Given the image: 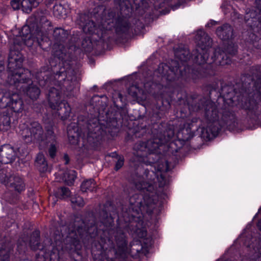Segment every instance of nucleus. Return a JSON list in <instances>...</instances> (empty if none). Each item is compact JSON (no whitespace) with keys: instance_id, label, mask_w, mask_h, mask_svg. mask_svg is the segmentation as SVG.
Instances as JSON below:
<instances>
[{"instance_id":"f257e3e1","label":"nucleus","mask_w":261,"mask_h":261,"mask_svg":"<svg viewBox=\"0 0 261 261\" xmlns=\"http://www.w3.org/2000/svg\"><path fill=\"white\" fill-rule=\"evenodd\" d=\"M173 135L172 132L171 134L169 135L168 139L165 140L153 138L148 140L146 142H139L135 144L134 147V154L135 156L143 158V161L145 162L144 159L149 155V164H154V168L156 172L153 170L150 171L146 169L144 171V175L148 182L144 181V177L137 176L134 180V184L136 188L139 191H143V192L146 191L149 192H152L155 189L154 184L155 182V179L159 183V186L163 187L168 183L165 172L169 170L170 167L168 162L165 159L157 161L158 155L155 154V152L161 146L168 141Z\"/></svg>"},{"instance_id":"f03ea898","label":"nucleus","mask_w":261,"mask_h":261,"mask_svg":"<svg viewBox=\"0 0 261 261\" xmlns=\"http://www.w3.org/2000/svg\"><path fill=\"white\" fill-rule=\"evenodd\" d=\"M118 3L120 13L116 15L115 11L111 9H106L100 20H98L99 23L96 27L93 21L89 20L88 15L85 14L79 15L77 22L82 27L85 33L98 35L99 38L103 37L107 31L111 30L114 28L117 33H124L129 27V23L127 19V16L132 11L130 2L128 0H115Z\"/></svg>"},{"instance_id":"7ed1b4c3","label":"nucleus","mask_w":261,"mask_h":261,"mask_svg":"<svg viewBox=\"0 0 261 261\" xmlns=\"http://www.w3.org/2000/svg\"><path fill=\"white\" fill-rule=\"evenodd\" d=\"M22 55L18 51L11 49L8 60L7 82L23 92L31 99L36 100L39 97L40 90L32 83L31 72L22 68Z\"/></svg>"},{"instance_id":"20e7f679","label":"nucleus","mask_w":261,"mask_h":261,"mask_svg":"<svg viewBox=\"0 0 261 261\" xmlns=\"http://www.w3.org/2000/svg\"><path fill=\"white\" fill-rule=\"evenodd\" d=\"M53 37L55 41L53 48V54L63 62V68H61L60 72L55 75V79L57 80L55 85L62 86L67 90H71L75 76L74 70L68 62L71 58L70 54L64 45L68 37V32L61 28H57L54 31Z\"/></svg>"},{"instance_id":"39448f33","label":"nucleus","mask_w":261,"mask_h":261,"mask_svg":"<svg viewBox=\"0 0 261 261\" xmlns=\"http://www.w3.org/2000/svg\"><path fill=\"white\" fill-rule=\"evenodd\" d=\"M103 233L99 249L105 252L107 260L114 261L115 258L123 257L126 252L127 243L123 230L119 228L116 230L106 229Z\"/></svg>"},{"instance_id":"423d86ee","label":"nucleus","mask_w":261,"mask_h":261,"mask_svg":"<svg viewBox=\"0 0 261 261\" xmlns=\"http://www.w3.org/2000/svg\"><path fill=\"white\" fill-rule=\"evenodd\" d=\"M46 12L43 11L37 12L35 14L36 20L39 22V25L35 29L33 28L31 30L29 26H23L21 30L22 36L21 37V41L19 43L14 42L15 44H18L21 45L24 44L28 47H31L35 41L41 47L42 46V42H47L48 38L46 36V32L49 30L51 27V23L47 19Z\"/></svg>"},{"instance_id":"0eeeda50","label":"nucleus","mask_w":261,"mask_h":261,"mask_svg":"<svg viewBox=\"0 0 261 261\" xmlns=\"http://www.w3.org/2000/svg\"><path fill=\"white\" fill-rule=\"evenodd\" d=\"M95 226L91 227L87 229L84 222L81 219H77L73 222L70 223L68 226H62L61 232L66 231L65 234L62 232V237L65 236V242L73 246L75 249L79 248L81 241L83 242L89 241L90 239L94 237L91 231L94 230Z\"/></svg>"},{"instance_id":"6e6552de","label":"nucleus","mask_w":261,"mask_h":261,"mask_svg":"<svg viewBox=\"0 0 261 261\" xmlns=\"http://www.w3.org/2000/svg\"><path fill=\"white\" fill-rule=\"evenodd\" d=\"M204 111L207 125L205 128L202 127L201 132L204 137L210 139L217 135L221 126L219 121L218 110L214 102L206 101Z\"/></svg>"},{"instance_id":"1a4fd4ad","label":"nucleus","mask_w":261,"mask_h":261,"mask_svg":"<svg viewBox=\"0 0 261 261\" xmlns=\"http://www.w3.org/2000/svg\"><path fill=\"white\" fill-rule=\"evenodd\" d=\"M19 129V134L27 143L36 141L40 144L45 140L46 132L43 134L42 127L38 122L20 123Z\"/></svg>"},{"instance_id":"9d476101","label":"nucleus","mask_w":261,"mask_h":261,"mask_svg":"<svg viewBox=\"0 0 261 261\" xmlns=\"http://www.w3.org/2000/svg\"><path fill=\"white\" fill-rule=\"evenodd\" d=\"M60 92L54 87L50 89L48 94V100L50 107L58 112L62 119H67L71 112L69 105L64 100H60Z\"/></svg>"},{"instance_id":"9b49d317","label":"nucleus","mask_w":261,"mask_h":261,"mask_svg":"<svg viewBox=\"0 0 261 261\" xmlns=\"http://www.w3.org/2000/svg\"><path fill=\"white\" fill-rule=\"evenodd\" d=\"M129 210H132L136 214L146 212L150 213L154 208V202L150 195L143 196L142 194L136 193L130 197Z\"/></svg>"},{"instance_id":"f8f14e48","label":"nucleus","mask_w":261,"mask_h":261,"mask_svg":"<svg viewBox=\"0 0 261 261\" xmlns=\"http://www.w3.org/2000/svg\"><path fill=\"white\" fill-rule=\"evenodd\" d=\"M10 107L13 112L19 113L23 110V101L18 94H11L5 90L0 89V108Z\"/></svg>"},{"instance_id":"ddd939ff","label":"nucleus","mask_w":261,"mask_h":261,"mask_svg":"<svg viewBox=\"0 0 261 261\" xmlns=\"http://www.w3.org/2000/svg\"><path fill=\"white\" fill-rule=\"evenodd\" d=\"M84 137L89 144L95 143L101 139L105 134L102 126L96 118L87 121L82 128Z\"/></svg>"},{"instance_id":"4468645a","label":"nucleus","mask_w":261,"mask_h":261,"mask_svg":"<svg viewBox=\"0 0 261 261\" xmlns=\"http://www.w3.org/2000/svg\"><path fill=\"white\" fill-rule=\"evenodd\" d=\"M237 48L234 46L229 45L227 47L225 52L217 48L215 51V59L214 61L216 64H219L223 66L231 63V59L228 55L232 56L237 53Z\"/></svg>"},{"instance_id":"2eb2a0df","label":"nucleus","mask_w":261,"mask_h":261,"mask_svg":"<svg viewBox=\"0 0 261 261\" xmlns=\"http://www.w3.org/2000/svg\"><path fill=\"white\" fill-rule=\"evenodd\" d=\"M46 134L45 140L40 145L50 143L48 149V153L51 158H54L56 154L58 143L56 141V137L53 130L52 125L45 126Z\"/></svg>"},{"instance_id":"dca6fc26","label":"nucleus","mask_w":261,"mask_h":261,"mask_svg":"<svg viewBox=\"0 0 261 261\" xmlns=\"http://www.w3.org/2000/svg\"><path fill=\"white\" fill-rule=\"evenodd\" d=\"M157 72L168 81L174 80L178 75H182L180 70H178V67L171 68L167 64L164 63L160 64Z\"/></svg>"},{"instance_id":"f3484780","label":"nucleus","mask_w":261,"mask_h":261,"mask_svg":"<svg viewBox=\"0 0 261 261\" xmlns=\"http://www.w3.org/2000/svg\"><path fill=\"white\" fill-rule=\"evenodd\" d=\"M16 156V152L11 145L5 144L0 147V163H11L15 159Z\"/></svg>"},{"instance_id":"a211bd4d","label":"nucleus","mask_w":261,"mask_h":261,"mask_svg":"<svg viewBox=\"0 0 261 261\" xmlns=\"http://www.w3.org/2000/svg\"><path fill=\"white\" fill-rule=\"evenodd\" d=\"M1 180L7 187L11 188L16 191L20 192L24 189L23 181L17 175H11L9 177L6 176L4 179H1Z\"/></svg>"},{"instance_id":"6ab92c4d","label":"nucleus","mask_w":261,"mask_h":261,"mask_svg":"<svg viewBox=\"0 0 261 261\" xmlns=\"http://www.w3.org/2000/svg\"><path fill=\"white\" fill-rule=\"evenodd\" d=\"M196 40L197 41V48L201 50L203 49L208 50L211 46L212 41L208 35L203 31H199L196 35Z\"/></svg>"},{"instance_id":"aec40b11","label":"nucleus","mask_w":261,"mask_h":261,"mask_svg":"<svg viewBox=\"0 0 261 261\" xmlns=\"http://www.w3.org/2000/svg\"><path fill=\"white\" fill-rule=\"evenodd\" d=\"M232 29L228 24L218 28L216 31L217 36L222 40H226L231 38L232 36Z\"/></svg>"},{"instance_id":"412c9836","label":"nucleus","mask_w":261,"mask_h":261,"mask_svg":"<svg viewBox=\"0 0 261 261\" xmlns=\"http://www.w3.org/2000/svg\"><path fill=\"white\" fill-rule=\"evenodd\" d=\"M201 50L200 49L196 48L193 51V55L194 56V61L196 64L202 65L206 63L208 56V50Z\"/></svg>"},{"instance_id":"4be33fe9","label":"nucleus","mask_w":261,"mask_h":261,"mask_svg":"<svg viewBox=\"0 0 261 261\" xmlns=\"http://www.w3.org/2000/svg\"><path fill=\"white\" fill-rule=\"evenodd\" d=\"M11 116L8 113L0 114V130L7 131L11 126Z\"/></svg>"},{"instance_id":"5701e85b","label":"nucleus","mask_w":261,"mask_h":261,"mask_svg":"<svg viewBox=\"0 0 261 261\" xmlns=\"http://www.w3.org/2000/svg\"><path fill=\"white\" fill-rule=\"evenodd\" d=\"M35 165L41 172H44L47 171L48 168L47 163L42 153L39 152L37 154L35 159Z\"/></svg>"},{"instance_id":"b1692460","label":"nucleus","mask_w":261,"mask_h":261,"mask_svg":"<svg viewBox=\"0 0 261 261\" xmlns=\"http://www.w3.org/2000/svg\"><path fill=\"white\" fill-rule=\"evenodd\" d=\"M40 239V231L38 230L34 231L31 235L29 245L30 247L33 250H40L43 249V247L39 243Z\"/></svg>"},{"instance_id":"393cba45","label":"nucleus","mask_w":261,"mask_h":261,"mask_svg":"<svg viewBox=\"0 0 261 261\" xmlns=\"http://www.w3.org/2000/svg\"><path fill=\"white\" fill-rule=\"evenodd\" d=\"M245 20L247 25H249L254 31H258V28L259 26L261 27L260 22L257 20L255 15L252 12L250 15L247 13L245 16Z\"/></svg>"},{"instance_id":"a878e982","label":"nucleus","mask_w":261,"mask_h":261,"mask_svg":"<svg viewBox=\"0 0 261 261\" xmlns=\"http://www.w3.org/2000/svg\"><path fill=\"white\" fill-rule=\"evenodd\" d=\"M42 0H22L21 2L22 10L27 13H30L33 8L37 7Z\"/></svg>"},{"instance_id":"bb28decb","label":"nucleus","mask_w":261,"mask_h":261,"mask_svg":"<svg viewBox=\"0 0 261 261\" xmlns=\"http://www.w3.org/2000/svg\"><path fill=\"white\" fill-rule=\"evenodd\" d=\"M246 108L255 115L261 114V103L257 102L256 100H249L248 103H246Z\"/></svg>"},{"instance_id":"cd10ccee","label":"nucleus","mask_w":261,"mask_h":261,"mask_svg":"<svg viewBox=\"0 0 261 261\" xmlns=\"http://www.w3.org/2000/svg\"><path fill=\"white\" fill-rule=\"evenodd\" d=\"M129 95L138 100L143 99L145 96L143 95L144 91L139 89L137 86H132L128 90Z\"/></svg>"},{"instance_id":"c85d7f7f","label":"nucleus","mask_w":261,"mask_h":261,"mask_svg":"<svg viewBox=\"0 0 261 261\" xmlns=\"http://www.w3.org/2000/svg\"><path fill=\"white\" fill-rule=\"evenodd\" d=\"M97 185L92 179L85 180L81 185V190L84 192H93L96 190Z\"/></svg>"},{"instance_id":"c756f323","label":"nucleus","mask_w":261,"mask_h":261,"mask_svg":"<svg viewBox=\"0 0 261 261\" xmlns=\"http://www.w3.org/2000/svg\"><path fill=\"white\" fill-rule=\"evenodd\" d=\"M76 177V172L72 170H67L63 173L62 179L68 185L72 184Z\"/></svg>"},{"instance_id":"7c9ffc66","label":"nucleus","mask_w":261,"mask_h":261,"mask_svg":"<svg viewBox=\"0 0 261 261\" xmlns=\"http://www.w3.org/2000/svg\"><path fill=\"white\" fill-rule=\"evenodd\" d=\"M175 56L176 58L182 62H187L191 57L189 50L186 48L176 50Z\"/></svg>"},{"instance_id":"2f4dec72","label":"nucleus","mask_w":261,"mask_h":261,"mask_svg":"<svg viewBox=\"0 0 261 261\" xmlns=\"http://www.w3.org/2000/svg\"><path fill=\"white\" fill-rule=\"evenodd\" d=\"M11 247L8 245L0 243V261L8 259L10 256Z\"/></svg>"},{"instance_id":"473e14b6","label":"nucleus","mask_w":261,"mask_h":261,"mask_svg":"<svg viewBox=\"0 0 261 261\" xmlns=\"http://www.w3.org/2000/svg\"><path fill=\"white\" fill-rule=\"evenodd\" d=\"M53 14L57 18H61L65 16L66 12V10L61 4H58L55 5L54 6Z\"/></svg>"},{"instance_id":"72a5a7b5","label":"nucleus","mask_w":261,"mask_h":261,"mask_svg":"<svg viewBox=\"0 0 261 261\" xmlns=\"http://www.w3.org/2000/svg\"><path fill=\"white\" fill-rule=\"evenodd\" d=\"M248 41L251 43L255 48H261V39L254 33H250L248 39Z\"/></svg>"},{"instance_id":"f704fd0d","label":"nucleus","mask_w":261,"mask_h":261,"mask_svg":"<svg viewBox=\"0 0 261 261\" xmlns=\"http://www.w3.org/2000/svg\"><path fill=\"white\" fill-rule=\"evenodd\" d=\"M71 202L74 206H83L85 204L83 198L76 195H74L71 197Z\"/></svg>"},{"instance_id":"c9c22d12","label":"nucleus","mask_w":261,"mask_h":261,"mask_svg":"<svg viewBox=\"0 0 261 261\" xmlns=\"http://www.w3.org/2000/svg\"><path fill=\"white\" fill-rule=\"evenodd\" d=\"M57 192L62 198L68 197L70 195V191L68 188L66 187H61L58 189Z\"/></svg>"},{"instance_id":"e433bc0d","label":"nucleus","mask_w":261,"mask_h":261,"mask_svg":"<svg viewBox=\"0 0 261 261\" xmlns=\"http://www.w3.org/2000/svg\"><path fill=\"white\" fill-rule=\"evenodd\" d=\"M106 215H107L106 218H103L102 219V223L107 228L109 227H110V226H111L112 223L113 222V218L111 216L109 217L108 216V214H106Z\"/></svg>"},{"instance_id":"4c0bfd02","label":"nucleus","mask_w":261,"mask_h":261,"mask_svg":"<svg viewBox=\"0 0 261 261\" xmlns=\"http://www.w3.org/2000/svg\"><path fill=\"white\" fill-rule=\"evenodd\" d=\"M71 126H68L67 128V134L69 138H72L75 140H76V138L79 136V133L75 130H74V134H72V130L70 129Z\"/></svg>"},{"instance_id":"58836bf2","label":"nucleus","mask_w":261,"mask_h":261,"mask_svg":"<svg viewBox=\"0 0 261 261\" xmlns=\"http://www.w3.org/2000/svg\"><path fill=\"white\" fill-rule=\"evenodd\" d=\"M11 6L14 10L20 9L21 5V0H12L11 2Z\"/></svg>"},{"instance_id":"ea45409f","label":"nucleus","mask_w":261,"mask_h":261,"mask_svg":"<svg viewBox=\"0 0 261 261\" xmlns=\"http://www.w3.org/2000/svg\"><path fill=\"white\" fill-rule=\"evenodd\" d=\"M142 249V247L140 244H137L136 245H133L132 246L130 249V252L132 253H135V252H137V253H140Z\"/></svg>"},{"instance_id":"a19ab883","label":"nucleus","mask_w":261,"mask_h":261,"mask_svg":"<svg viewBox=\"0 0 261 261\" xmlns=\"http://www.w3.org/2000/svg\"><path fill=\"white\" fill-rule=\"evenodd\" d=\"M124 164V159L123 157L120 156L116 164L115 165V169L116 170H119L120 168L122 167Z\"/></svg>"},{"instance_id":"79ce46f5","label":"nucleus","mask_w":261,"mask_h":261,"mask_svg":"<svg viewBox=\"0 0 261 261\" xmlns=\"http://www.w3.org/2000/svg\"><path fill=\"white\" fill-rule=\"evenodd\" d=\"M255 5L259 12H261V0H255Z\"/></svg>"},{"instance_id":"37998d69","label":"nucleus","mask_w":261,"mask_h":261,"mask_svg":"<svg viewBox=\"0 0 261 261\" xmlns=\"http://www.w3.org/2000/svg\"><path fill=\"white\" fill-rule=\"evenodd\" d=\"M47 82H48V81L47 80V79H46L44 81H43V80L40 79V77H38V83H39V84L40 85V86H44L45 85V84H47Z\"/></svg>"},{"instance_id":"c03bdc74","label":"nucleus","mask_w":261,"mask_h":261,"mask_svg":"<svg viewBox=\"0 0 261 261\" xmlns=\"http://www.w3.org/2000/svg\"><path fill=\"white\" fill-rule=\"evenodd\" d=\"M64 159L65 161V164H68V163L69 162V158L67 154H65L64 155Z\"/></svg>"},{"instance_id":"a18cd8bd","label":"nucleus","mask_w":261,"mask_h":261,"mask_svg":"<svg viewBox=\"0 0 261 261\" xmlns=\"http://www.w3.org/2000/svg\"><path fill=\"white\" fill-rule=\"evenodd\" d=\"M146 234H147V232H146V231H145V230H142V234H141V235L140 236V237H141V238H144V237H146Z\"/></svg>"},{"instance_id":"49530a36","label":"nucleus","mask_w":261,"mask_h":261,"mask_svg":"<svg viewBox=\"0 0 261 261\" xmlns=\"http://www.w3.org/2000/svg\"><path fill=\"white\" fill-rule=\"evenodd\" d=\"M257 225L258 229L261 230V219L258 221Z\"/></svg>"},{"instance_id":"de8ad7c7","label":"nucleus","mask_w":261,"mask_h":261,"mask_svg":"<svg viewBox=\"0 0 261 261\" xmlns=\"http://www.w3.org/2000/svg\"><path fill=\"white\" fill-rule=\"evenodd\" d=\"M94 259H95V261H104L103 259H102L101 258L97 259L94 258Z\"/></svg>"},{"instance_id":"09e8293b","label":"nucleus","mask_w":261,"mask_h":261,"mask_svg":"<svg viewBox=\"0 0 261 261\" xmlns=\"http://www.w3.org/2000/svg\"><path fill=\"white\" fill-rule=\"evenodd\" d=\"M0 174H4V171H2L0 173Z\"/></svg>"},{"instance_id":"8fccbe9b","label":"nucleus","mask_w":261,"mask_h":261,"mask_svg":"<svg viewBox=\"0 0 261 261\" xmlns=\"http://www.w3.org/2000/svg\"><path fill=\"white\" fill-rule=\"evenodd\" d=\"M92 254H94V250H93V249H92Z\"/></svg>"},{"instance_id":"3c124183","label":"nucleus","mask_w":261,"mask_h":261,"mask_svg":"<svg viewBox=\"0 0 261 261\" xmlns=\"http://www.w3.org/2000/svg\"><path fill=\"white\" fill-rule=\"evenodd\" d=\"M119 97H120V98H122L121 95V94H119Z\"/></svg>"},{"instance_id":"603ef678","label":"nucleus","mask_w":261,"mask_h":261,"mask_svg":"<svg viewBox=\"0 0 261 261\" xmlns=\"http://www.w3.org/2000/svg\"><path fill=\"white\" fill-rule=\"evenodd\" d=\"M99 252H100V253H99L100 254H101L102 253V251H101V250H100Z\"/></svg>"},{"instance_id":"864d4df0","label":"nucleus","mask_w":261,"mask_h":261,"mask_svg":"<svg viewBox=\"0 0 261 261\" xmlns=\"http://www.w3.org/2000/svg\"><path fill=\"white\" fill-rule=\"evenodd\" d=\"M132 215L133 217H135V215H134V214H132Z\"/></svg>"},{"instance_id":"5fc2aeb1","label":"nucleus","mask_w":261,"mask_h":261,"mask_svg":"<svg viewBox=\"0 0 261 261\" xmlns=\"http://www.w3.org/2000/svg\"><path fill=\"white\" fill-rule=\"evenodd\" d=\"M212 58H214V57H212ZM214 59H215V57H214V59H213V60L214 61Z\"/></svg>"}]
</instances>
